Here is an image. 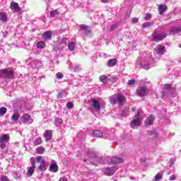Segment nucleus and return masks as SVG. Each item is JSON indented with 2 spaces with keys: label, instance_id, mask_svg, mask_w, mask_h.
Listing matches in <instances>:
<instances>
[{
  "label": "nucleus",
  "instance_id": "0e129e2a",
  "mask_svg": "<svg viewBox=\"0 0 181 181\" xmlns=\"http://www.w3.org/2000/svg\"><path fill=\"white\" fill-rule=\"evenodd\" d=\"M63 47H64V45H63V46L62 47V49H63Z\"/></svg>",
  "mask_w": 181,
  "mask_h": 181
},
{
  "label": "nucleus",
  "instance_id": "6e6552de",
  "mask_svg": "<svg viewBox=\"0 0 181 181\" xmlns=\"http://www.w3.org/2000/svg\"><path fill=\"white\" fill-rule=\"evenodd\" d=\"M153 36V42H160L163 40L165 37H166L167 35L165 33H153L152 34Z\"/></svg>",
  "mask_w": 181,
  "mask_h": 181
},
{
  "label": "nucleus",
  "instance_id": "5701e85b",
  "mask_svg": "<svg viewBox=\"0 0 181 181\" xmlns=\"http://www.w3.org/2000/svg\"><path fill=\"white\" fill-rule=\"evenodd\" d=\"M153 121H155V117L150 115L148 117L146 118L145 123L146 125H151V124H152Z\"/></svg>",
  "mask_w": 181,
  "mask_h": 181
},
{
  "label": "nucleus",
  "instance_id": "2eb2a0df",
  "mask_svg": "<svg viewBox=\"0 0 181 181\" xmlns=\"http://www.w3.org/2000/svg\"><path fill=\"white\" fill-rule=\"evenodd\" d=\"M92 107L96 112H98V111L101 110V105H100V102L95 99H92Z\"/></svg>",
  "mask_w": 181,
  "mask_h": 181
},
{
  "label": "nucleus",
  "instance_id": "b1692460",
  "mask_svg": "<svg viewBox=\"0 0 181 181\" xmlns=\"http://www.w3.org/2000/svg\"><path fill=\"white\" fill-rule=\"evenodd\" d=\"M9 141V134H3L0 136V142H8Z\"/></svg>",
  "mask_w": 181,
  "mask_h": 181
},
{
  "label": "nucleus",
  "instance_id": "3c124183",
  "mask_svg": "<svg viewBox=\"0 0 181 181\" xmlns=\"http://www.w3.org/2000/svg\"><path fill=\"white\" fill-rule=\"evenodd\" d=\"M152 17L151 16V14L147 13L145 16V20L146 21H149V19H151Z\"/></svg>",
  "mask_w": 181,
  "mask_h": 181
},
{
  "label": "nucleus",
  "instance_id": "6e6d98bb",
  "mask_svg": "<svg viewBox=\"0 0 181 181\" xmlns=\"http://www.w3.org/2000/svg\"><path fill=\"white\" fill-rule=\"evenodd\" d=\"M59 181H67V178L62 177L59 179Z\"/></svg>",
  "mask_w": 181,
  "mask_h": 181
},
{
  "label": "nucleus",
  "instance_id": "de8ad7c7",
  "mask_svg": "<svg viewBox=\"0 0 181 181\" xmlns=\"http://www.w3.org/2000/svg\"><path fill=\"white\" fill-rule=\"evenodd\" d=\"M128 84L129 86H134V84H135V80L134 79L129 80L128 81Z\"/></svg>",
  "mask_w": 181,
  "mask_h": 181
},
{
  "label": "nucleus",
  "instance_id": "4c0bfd02",
  "mask_svg": "<svg viewBox=\"0 0 181 181\" xmlns=\"http://www.w3.org/2000/svg\"><path fill=\"white\" fill-rule=\"evenodd\" d=\"M42 144V139L38 137L34 141V145H41Z\"/></svg>",
  "mask_w": 181,
  "mask_h": 181
},
{
  "label": "nucleus",
  "instance_id": "a19ab883",
  "mask_svg": "<svg viewBox=\"0 0 181 181\" xmlns=\"http://www.w3.org/2000/svg\"><path fill=\"white\" fill-rule=\"evenodd\" d=\"M69 67L71 69H74V70L76 71H77V70H78V69H80V66H73V64L71 62L69 64Z\"/></svg>",
  "mask_w": 181,
  "mask_h": 181
},
{
  "label": "nucleus",
  "instance_id": "f03ea898",
  "mask_svg": "<svg viewBox=\"0 0 181 181\" xmlns=\"http://www.w3.org/2000/svg\"><path fill=\"white\" fill-rule=\"evenodd\" d=\"M151 59L146 57L145 59L138 58L136 61L135 66L136 69H144V70H149Z\"/></svg>",
  "mask_w": 181,
  "mask_h": 181
},
{
  "label": "nucleus",
  "instance_id": "5fc2aeb1",
  "mask_svg": "<svg viewBox=\"0 0 181 181\" xmlns=\"http://www.w3.org/2000/svg\"><path fill=\"white\" fill-rule=\"evenodd\" d=\"M176 177L175 175H171L169 178V180L172 181V180H175Z\"/></svg>",
  "mask_w": 181,
  "mask_h": 181
},
{
  "label": "nucleus",
  "instance_id": "dca6fc26",
  "mask_svg": "<svg viewBox=\"0 0 181 181\" xmlns=\"http://www.w3.org/2000/svg\"><path fill=\"white\" fill-rule=\"evenodd\" d=\"M52 163H51V165H49V170L50 172H52L53 173H56L59 171V166H57V164H56L55 160H52Z\"/></svg>",
  "mask_w": 181,
  "mask_h": 181
},
{
  "label": "nucleus",
  "instance_id": "7c9ffc66",
  "mask_svg": "<svg viewBox=\"0 0 181 181\" xmlns=\"http://www.w3.org/2000/svg\"><path fill=\"white\" fill-rule=\"evenodd\" d=\"M8 109L5 107H2L0 108V117H4V115L6 114Z\"/></svg>",
  "mask_w": 181,
  "mask_h": 181
},
{
  "label": "nucleus",
  "instance_id": "9b49d317",
  "mask_svg": "<svg viewBox=\"0 0 181 181\" xmlns=\"http://www.w3.org/2000/svg\"><path fill=\"white\" fill-rule=\"evenodd\" d=\"M21 121L23 124H27L28 125L32 124L33 122V119L30 118V115L29 114L23 115L21 117Z\"/></svg>",
  "mask_w": 181,
  "mask_h": 181
},
{
  "label": "nucleus",
  "instance_id": "f8f14e48",
  "mask_svg": "<svg viewBox=\"0 0 181 181\" xmlns=\"http://www.w3.org/2000/svg\"><path fill=\"white\" fill-rule=\"evenodd\" d=\"M81 30H83L86 36H91V30L88 29V26L86 25L82 24L79 25Z\"/></svg>",
  "mask_w": 181,
  "mask_h": 181
},
{
  "label": "nucleus",
  "instance_id": "49530a36",
  "mask_svg": "<svg viewBox=\"0 0 181 181\" xmlns=\"http://www.w3.org/2000/svg\"><path fill=\"white\" fill-rule=\"evenodd\" d=\"M98 162L99 163H104V157L100 156L99 158L97 159Z\"/></svg>",
  "mask_w": 181,
  "mask_h": 181
},
{
  "label": "nucleus",
  "instance_id": "052dcab7",
  "mask_svg": "<svg viewBox=\"0 0 181 181\" xmlns=\"http://www.w3.org/2000/svg\"><path fill=\"white\" fill-rule=\"evenodd\" d=\"M136 108L133 107V108L132 109V112H134V111H136Z\"/></svg>",
  "mask_w": 181,
  "mask_h": 181
},
{
  "label": "nucleus",
  "instance_id": "72a5a7b5",
  "mask_svg": "<svg viewBox=\"0 0 181 181\" xmlns=\"http://www.w3.org/2000/svg\"><path fill=\"white\" fill-rule=\"evenodd\" d=\"M21 117V115H19V113H14L12 117H11V119L13 121H18L19 119V117Z\"/></svg>",
  "mask_w": 181,
  "mask_h": 181
},
{
  "label": "nucleus",
  "instance_id": "c9c22d12",
  "mask_svg": "<svg viewBox=\"0 0 181 181\" xmlns=\"http://www.w3.org/2000/svg\"><path fill=\"white\" fill-rule=\"evenodd\" d=\"M44 152H45V148L38 147L37 148V153H38L39 155H42V153H43Z\"/></svg>",
  "mask_w": 181,
  "mask_h": 181
},
{
  "label": "nucleus",
  "instance_id": "bb28decb",
  "mask_svg": "<svg viewBox=\"0 0 181 181\" xmlns=\"http://www.w3.org/2000/svg\"><path fill=\"white\" fill-rule=\"evenodd\" d=\"M66 42H67V39L66 37H58L57 43L58 45H66Z\"/></svg>",
  "mask_w": 181,
  "mask_h": 181
},
{
  "label": "nucleus",
  "instance_id": "79ce46f5",
  "mask_svg": "<svg viewBox=\"0 0 181 181\" xmlns=\"http://www.w3.org/2000/svg\"><path fill=\"white\" fill-rule=\"evenodd\" d=\"M99 80L100 81H102V83H104L105 81H107V76L105 75H103L100 76Z\"/></svg>",
  "mask_w": 181,
  "mask_h": 181
},
{
  "label": "nucleus",
  "instance_id": "cd10ccee",
  "mask_svg": "<svg viewBox=\"0 0 181 181\" xmlns=\"http://www.w3.org/2000/svg\"><path fill=\"white\" fill-rule=\"evenodd\" d=\"M49 15L52 18H57V16L60 15V13H59L57 10H53L50 11Z\"/></svg>",
  "mask_w": 181,
  "mask_h": 181
},
{
  "label": "nucleus",
  "instance_id": "09e8293b",
  "mask_svg": "<svg viewBox=\"0 0 181 181\" xmlns=\"http://www.w3.org/2000/svg\"><path fill=\"white\" fill-rule=\"evenodd\" d=\"M139 21V20L138 19V18H132V22L133 23H138Z\"/></svg>",
  "mask_w": 181,
  "mask_h": 181
},
{
  "label": "nucleus",
  "instance_id": "c03bdc74",
  "mask_svg": "<svg viewBox=\"0 0 181 181\" xmlns=\"http://www.w3.org/2000/svg\"><path fill=\"white\" fill-rule=\"evenodd\" d=\"M13 176L14 179H19V177H21V174L18 173H14Z\"/></svg>",
  "mask_w": 181,
  "mask_h": 181
},
{
  "label": "nucleus",
  "instance_id": "c85d7f7f",
  "mask_svg": "<svg viewBox=\"0 0 181 181\" xmlns=\"http://www.w3.org/2000/svg\"><path fill=\"white\" fill-rule=\"evenodd\" d=\"M43 36L45 39H48L50 40L52 39V32L50 31H47L43 33Z\"/></svg>",
  "mask_w": 181,
  "mask_h": 181
},
{
  "label": "nucleus",
  "instance_id": "aec40b11",
  "mask_svg": "<svg viewBox=\"0 0 181 181\" xmlns=\"http://www.w3.org/2000/svg\"><path fill=\"white\" fill-rule=\"evenodd\" d=\"M118 60L115 58L114 59H110V60H108L107 65L108 66V67H114L117 65Z\"/></svg>",
  "mask_w": 181,
  "mask_h": 181
},
{
  "label": "nucleus",
  "instance_id": "680f3d73",
  "mask_svg": "<svg viewBox=\"0 0 181 181\" xmlns=\"http://www.w3.org/2000/svg\"><path fill=\"white\" fill-rule=\"evenodd\" d=\"M103 4H108V1H103Z\"/></svg>",
  "mask_w": 181,
  "mask_h": 181
},
{
  "label": "nucleus",
  "instance_id": "c756f323",
  "mask_svg": "<svg viewBox=\"0 0 181 181\" xmlns=\"http://www.w3.org/2000/svg\"><path fill=\"white\" fill-rule=\"evenodd\" d=\"M63 124V120L60 117H57L55 119V125L56 127H60Z\"/></svg>",
  "mask_w": 181,
  "mask_h": 181
},
{
  "label": "nucleus",
  "instance_id": "864d4df0",
  "mask_svg": "<svg viewBox=\"0 0 181 181\" xmlns=\"http://www.w3.org/2000/svg\"><path fill=\"white\" fill-rule=\"evenodd\" d=\"M122 117H127V110H123L121 113Z\"/></svg>",
  "mask_w": 181,
  "mask_h": 181
},
{
  "label": "nucleus",
  "instance_id": "ddd939ff",
  "mask_svg": "<svg viewBox=\"0 0 181 181\" xmlns=\"http://www.w3.org/2000/svg\"><path fill=\"white\" fill-rule=\"evenodd\" d=\"M165 47L163 45H157L154 50L157 54L162 56L163 54H165Z\"/></svg>",
  "mask_w": 181,
  "mask_h": 181
},
{
  "label": "nucleus",
  "instance_id": "4468645a",
  "mask_svg": "<svg viewBox=\"0 0 181 181\" xmlns=\"http://www.w3.org/2000/svg\"><path fill=\"white\" fill-rule=\"evenodd\" d=\"M124 158L115 156L110 159V163L117 165V163H124Z\"/></svg>",
  "mask_w": 181,
  "mask_h": 181
},
{
  "label": "nucleus",
  "instance_id": "7ed1b4c3",
  "mask_svg": "<svg viewBox=\"0 0 181 181\" xmlns=\"http://www.w3.org/2000/svg\"><path fill=\"white\" fill-rule=\"evenodd\" d=\"M144 111L142 110L139 109L136 112V115L134 116L133 120L131 122V127L132 128H137V127H139L141 124H142V116L141 114H143Z\"/></svg>",
  "mask_w": 181,
  "mask_h": 181
},
{
  "label": "nucleus",
  "instance_id": "393cba45",
  "mask_svg": "<svg viewBox=\"0 0 181 181\" xmlns=\"http://www.w3.org/2000/svg\"><path fill=\"white\" fill-rule=\"evenodd\" d=\"M158 137V133L156 132V130H153L150 132V134L148 136L149 139H155V138Z\"/></svg>",
  "mask_w": 181,
  "mask_h": 181
},
{
  "label": "nucleus",
  "instance_id": "f704fd0d",
  "mask_svg": "<svg viewBox=\"0 0 181 181\" xmlns=\"http://www.w3.org/2000/svg\"><path fill=\"white\" fill-rule=\"evenodd\" d=\"M153 25V22H146L142 24V28H151Z\"/></svg>",
  "mask_w": 181,
  "mask_h": 181
},
{
  "label": "nucleus",
  "instance_id": "20e7f679",
  "mask_svg": "<svg viewBox=\"0 0 181 181\" xmlns=\"http://www.w3.org/2000/svg\"><path fill=\"white\" fill-rule=\"evenodd\" d=\"M35 164L39 163L40 165L38 166L39 170H41V172H45L46 169H47V166L46 165V160L45 159V157L42 156H38L35 158Z\"/></svg>",
  "mask_w": 181,
  "mask_h": 181
},
{
  "label": "nucleus",
  "instance_id": "a211bd4d",
  "mask_svg": "<svg viewBox=\"0 0 181 181\" xmlns=\"http://www.w3.org/2000/svg\"><path fill=\"white\" fill-rule=\"evenodd\" d=\"M93 136L96 138H107V136H105L104 133L101 132L100 130H95L93 132Z\"/></svg>",
  "mask_w": 181,
  "mask_h": 181
},
{
  "label": "nucleus",
  "instance_id": "473e14b6",
  "mask_svg": "<svg viewBox=\"0 0 181 181\" xmlns=\"http://www.w3.org/2000/svg\"><path fill=\"white\" fill-rule=\"evenodd\" d=\"M45 46H46V44L43 41H40L37 43L38 49H45Z\"/></svg>",
  "mask_w": 181,
  "mask_h": 181
},
{
  "label": "nucleus",
  "instance_id": "412c9836",
  "mask_svg": "<svg viewBox=\"0 0 181 181\" xmlns=\"http://www.w3.org/2000/svg\"><path fill=\"white\" fill-rule=\"evenodd\" d=\"M180 32H181V26L173 27L170 30V35H176L177 33H180Z\"/></svg>",
  "mask_w": 181,
  "mask_h": 181
},
{
  "label": "nucleus",
  "instance_id": "f257e3e1",
  "mask_svg": "<svg viewBox=\"0 0 181 181\" xmlns=\"http://www.w3.org/2000/svg\"><path fill=\"white\" fill-rule=\"evenodd\" d=\"M110 104L112 105L115 104H118V105H124L125 104V101H127V98L122 93L115 94L110 97Z\"/></svg>",
  "mask_w": 181,
  "mask_h": 181
},
{
  "label": "nucleus",
  "instance_id": "1a4fd4ad",
  "mask_svg": "<svg viewBox=\"0 0 181 181\" xmlns=\"http://www.w3.org/2000/svg\"><path fill=\"white\" fill-rule=\"evenodd\" d=\"M0 76L4 78H13V71L4 69L0 71Z\"/></svg>",
  "mask_w": 181,
  "mask_h": 181
},
{
  "label": "nucleus",
  "instance_id": "e2e57ef3",
  "mask_svg": "<svg viewBox=\"0 0 181 181\" xmlns=\"http://www.w3.org/2000/svg\"><path fill=\"white\" fill-rule=\"evenodd\" d=\"M131 180H135V179H134V178H131Z\"/></svg>",
  "mask_w": 181,
  "mask_h": 181
},
{
  "label": "nucleus",
  "instance_id": "423d86ee",
  "mask_svg": "<svg viewBox=\"0 0 181 181\" xmlns=\"http://www.w3.org/2000/svg\"><path fill=\"white\" fill-rule=\"evenodd\" d=\"M117 170L118 168L117 167V165H115L112 167L103 168V172L106 176H112V175H114V173H115Z\"/></svg>",
  "mask_w": 181,
  "mask_h": 181
},
{
  "label": "nucleus",
  "instance_id": "4be33fe9",
  "mask_svg": "<svg viewBox=\"0 0 181 181\" xmlns=\"http://www.w3.org/2000/svg\"><path fill=\"white\" fill-rule=\"evenodd\" d=\"M158 11L160 15H163L165 11H168V6H166L165 4H160L158 6Z\"/></svg>",
  "mask_w": 181,
  "mask_h": 181
},
{
  "label": "nucleus",
  "instance_id": "0eeeda50",
  "mask_svg": "<svg viewBox=\"0 0 181 181\" xmlns=\"http://www.w3.org/2000/svg\"><path fill=\"white\" fill-rule=\"evenodd\" d=\"M31 163V167L28 168V170L27 171V176H32L33 173H35V169H36V160L35 158L32 157L30 159Z\"/></svg>",
  "mask_w": 181,
  "mask_h": 181
},
{
  "label": "nucleus",
  "instance_id": "a18cd8bd",
  "mask_svg": "<svg viewBox=\"0 0 181 181\" xmlns=\"http://www.w3.org/2000/svg\"><path fill=\"white\" fill-rule=\"evenodd\" d=\"M0 148L1 149H4L5 148H6V144L4 142H0Z\"/></svg>",
  "mask_w": 181,
  "mask_h": 181
},
{
  "label": "nucleus",
  "instance_id": "58836bf2",
  "mask_svg": "<svg viewBox=\"0 0 181 181\" xmlns=\"http://www.w3.org/2000/svg\"><path fill=\"white\" fill-rule=\"evenodd\" d=\"M56 77L58 80H62V78H63V77H64V75H63V73H62V72H58L56 74Z\"/></svg>",
  "mask_w": 181,
  "mask_h": 181
},
{
  "label": "nucleus",
  "instance_id": "37998d69",
  "mask_svg": "<svg viewBox=\"0 0 181 181\" xmlns=\"http://www.w3.org/2000/svg\"><path fill=\"white\" fill-rule=\"evenodd\" d=\"M88 156H90V158H96V155L95 153H93V151H88Z\"/></svg>",
  "mask_w": 181,
  "mask_h": 181
},
{
  "label": "nucleus",
  "instance_id": "bf43d9fd",
  "mask_svg": "<svg viewBox=\"0 0 181 181\" xmlns=\"http://www.w3.org/2000/svg\"><path fill=\"white\" fill-rule=\"evenodd\" d=\"M74 4H77V5L75 6H78V5H80V2H78V1H74Z\"/></svg>",
  "mask_w": 181,
  "mask_h": 181
},
{
  "label": "nucleus",
  "instance_id": "2f4dec72",
  "mask_svg": "<svg viewBox=\"0 0 181 181\" xmlns=\"http://www.w3.org/2000/svg\"><path fill=\"white\" fill-rule=\"evenodd\" d=\"M68 49L71 52L74 51V49H76V45L74 44V42H69L68 45Z\"/></svg>",
  "mask_w": 181,
  "mask_h": 181
},
{
  "label": "nucleus",
  "instance_id": "39448f33",
  "mask_svg": "<svg viewBox=\"0 0 181 181\" xmlns=\"http://www.w3.org/2000/svg\"><path fill=\"white\" fill-rule=\"evenodd\" d=\"M173 93H175V88H172V86L169 84H165L163 89V98H166L168 95H170Z\"/></svg>",
  "mask_w": 181,
  "mask_h": 181
},
{
  "label": "nucleus",
  "instance_id": "8fccbe9b",
  "mask_svg": "<svg viewBox=\"0 0 181 181\" xmlns=\"http://www.w3.org/2000/svg\"><path fill=\"white\" fill-rule=\"evenodd\" d=\"M1 181H10L8 177L6 176H2L1 178Z\"/></svg>",
  "mask_w": 181,
  "mask_h": 181
},
{
  "label": "nucleus",
  "instance_id": "603ef678",
  "mask_svg": "<svg viewBox=\"0 0 181 181\" xmlns=\"http://www.w3.org/2000/svg\"><path fill=\"white\" fill-rule=\"evenodd\" d=\"M57 98H63V92L58 93Z\"/></svg>",
  "mask_w": 181,
  "mask_h": 181
},
{
  "label": "nucleus",
  "instance_id": "e433bc0d",
  "mask_svg": "<svg viewBox=\"0 0 181 181\" xmlns=\"http://www.w3.org/2000/svg\"><path fill=\"white\" fill-rule=\"evenodd\" d=\"M117 28H118V23H114L113 25H112L110 28V32H112V30H115V29H117Z\"/></svg>",
  "mask_w": 181,
  "mask_h": 181
},
{
  "label": "nucleus",
  "instance_id": "13d9d810",
  "mask_svg": "<svg viewBox=\"0 0 181 181\" xmlns=\"http://www.w3.org/2000/svg\"><path fill=\"white\" fill-rule=\"evenodd\" d=\"M170 162L171 165H173V163H175V160L174 159H170Z\"/></svg>",
  "mask_w": 181,
  "mask_h": 181
},
{
  "label": "nucleus",
  "instance_id": "4d7b16f0",
  "mask_svg": "<svg viewBox=\"0 0 181 181\" xmlns=\"http://www.w3.org/2000/svg\"><path fill=\"white\" fill-rule=\"evenodd\" d=\"M129 15H131V11L127 10V16H128V18H129Z\"/></svg>",
  "mask_w": 181,
  "mask_h": 181
},
{
  "label": "nucleus",
  "instance_id": "9d476101",
  "mask_svg": "<svg viewBox=\"0 0 181 181\" xmlns=\"http://www.w3.org/2000/svg\"><path fill=\"white\" fill-rule=\"evenodd\" d=\"M136 93L139 97H145V95H148L149 89L145 86H143L138 88Z\"/></svg>",
  "mask_w": 181,
  "mask_h": 181
},
{
  "label": "nucleus",
  "instance_id": "6ab92c4d",
  "mask_svg": "<svg viewBox=\"0 0 181 181\" xmlns=\"http://www.w3.org/2000/svg\"><path fill=\"white\" fill-rule=\"evenodd\" d=\"M53 135V132L52 130H45V133L43 134L45 141H50Z\"/></svg>",
  "mask_w": 181,
  "mask_h": 181
},
{
  "label": "nucleus",
  "instance_id": "338daca9",
  "mask_svg": "<svg viewBox=\"0 0 181 181\" xmlns=\"http://www.w3.org/2000/svg\"><path fill=\"white\" fill-rule=\"evenodd\" d=\"M100 1H107V0H100Z\"/></svg>",
  "mask_w": 181,
  "mask_h": 181
},
{
  "label": "nucleus",
  "instance_id": "f3484780",
  "mask_svg": "<svg viewBox=\"0 0 181 181\" xmlns=\"http://www.w3.org/2000/svg\"><path fill=\"white\" fill-rule=\"evenodd\" d=\"M11 11H13V12H21V7H19V4L15 1H12L11 3Z\"/></svg>",
  "mask_w": 181,
  "mask_h": 181
},
{
  "label": "nucleus",
  "instance_id": "a878e982",
  "mask_svg": "<svg viewBox=\"0 0 181 181\" xmlns=\"http://www.w3.org/2000/svg\"><path fill=\"white\" fill-rule=\"evenodd\" d=\"M0 21L1 22H6L8 21V16L5 13H0Z\"/></svg>",
  "mask_w": 181,
  "mask_h": 181
},
{
  "label": "nucleus",
  "instance_id": "ea45409f",
  "mask_svg": "<svg viewBox=\"0 0 181 181\" xmlns=\"http://www.w3.org/2000/svg\"><path fill=\"white\" fill-rule=\"evenodd\" d=\"M74 107V105H73V103L69 102L66 103V108H69V110H73Z\"/></svg>",
  "mask_w": 181,
  "mask_h": 181
},
{
  "label": "nucleus",
  "instance_id": "69168bd1",
  "mask_svg": "<svg viewBox=\"0 0 181 181\" xmlns=\"http://www.w3.org/2000/svg\"><path fill=\"white\" fill-rule=\"evenodd\" d=\"M84 162H87V160H85Z\"/></svg>",
  "mask_w": 181,
  "mask_h": 181
}]
</instances>
